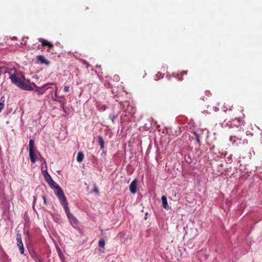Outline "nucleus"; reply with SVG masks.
<instances>
[{
  "instance_id": "6e6552de",
  "label": "nucleus",
  "mask_w": 262,
  "mask_h": 262,
  "mask_svg": "<svg viewBox=\"0 0 262 262\" xmlns=\"http://www.w3.org/2000/svg\"><path fill=\"white\" fill-rule=\"evenodd\" d=\"M129 190L132 193L135 194L137 192V180H134L129 185Z\"/></svg>"
},
{
  "instance_id": "2eb2a0df",
  "label": "nucleus",
  "mask_w": 262,
  "mask_h": 262,
  "mask_svg": "<svg viewBox=\"0 0 262 262\" xmlns=\"http://www.w3.org/2000/svg\"><path fill=\"white\" fill-rule=\"evenodd\" d=\"M84 158V155L82 152L79 151L77 154V161L78 162H81L83 161Z\"/></svg>"
},
{
  "instance_id": "39448f33",
  "label": "nucleus",
  "mask_w": 262,
  "mask_h": 262,
  "mask_svg": "<svg viewBox=\"0 0 262 262\" xmlns=\"http://www.w3.org/2000/svg\"><path fill=\"white\" fill-rule=\"evenodd\" d=\"M227 124L231 127H236L238 128L244 126L245 125V122L242 119L237 118L233 120L231 122H229Z\"/></svg>"
},
{
  "instance_id": "c85d7f7f",
  "label": "nucleus",
  "mask_w": 262,
  "mask_h": 262,
  "mask_svg": "<svg viewBox=\"0 0 262 262\" xmlns=\"http://www.w3.org/2000/svg\"><path fill=\"white\" fill-rule=\"evenodd\" d=\"M37 259H38V262H41V260L40 258H37Z\"/></svg>"
},
{
  "instance_id": "f257e3e1",
  "label": "nucleus",
  "mask_w": 262,
  "mask_h": 262,
  "mask_svg": "<svg viewBox=\"0 0 262 262\" xmlns=\"http://www.w3.org/2000/svg\"><path fill=\"white\" fill-rule=\"evenodd\" d=\"M10 79L11 82L16 85L19 88L27 91H34L38 95H41L45 93L46 90L50 88L49 85L52 84V83H47L40 87L37 86L34 83L33 84L34 86V89L31 86L27 84L15 74H11Z\"/></svg>"
},
{
  "instance_id": "1a4fd4ad",
  "label": "nucleus",
  "mask_w": 262,
  "mask_h": 262,
  "mask_svg": "<svg viewBox=\"0 0 262 262\" xmlns=\"http://www.w3.org/2000/svg\"><path fill=\"white\" fill-rule=\"evenodd\" d=\"M37 60L41 64L49 65L50 62L42 55H39L37 57Z\"/></svg>"
},
{
  "instance_id": "5701e85b",
  "label": "nucleus",
  "mask_w": 262,
  "mask_h": 262,
  "mask_svg": "<svg viewBox=\"0 0 262 262\" xmlns=\"http://www.w3.org/2000/svg\"><path fill=\"white\" fill-rule=\"evenodd\" d=\"M42 198L43 200V203L45 204V205H47V201H46V197L45 195H42Z\"/></svg>"
},
{
  "instance_id": "a211bd4d",
  "label": "nucleus",
  "mask_w": 262,
  "mask_h": 262,
  "mask_svg": "<svg viewBox=\"0 0 262 262\" xmlns=\"http://www.w3.org/2000/svg\"><path fill=\"white\" fill-rule=\"evenodd\" d=\"M4 97H2L1 99L2 102H0V112H1L2 110L4 108V100H3Z\"/></svg>"
},
{
  "instance_id": "bb28decb",
  "label": "nucleus",
  "mask_w": 262,
  "mask_h": 262,
  "mask_svg": "<svg viewBox=\"0 0 262 262\" xmlns=\"http://www.w3.org/2000/svg\"><path fill=\"white\" fill-rule=\"evenodd\" d=\"M42 162H43L44 163H45V164H46L45 160L44 159L42 158Z\"/></svg>"
},
{
  "instance_id": "f03ea898",
  "label": "nucleus",
  "mask_w": 262,
  "mask_h": 262,
  "mask_svg": "<svg viewBox=\"0 0 262 262\" xmlns=\"http://www.w3.org/2000/svg\"><path fill=\"white\" fill-rule=\"evenodd\" d=\"M48 184L51 188L57 190V192L55 193V194L59 200L61 204L67 201L62 190L59 186L53 181V180L49 182Z\"/></svg>"
},
{
  "instance_id": "423d86ee",
  "label": "nucleus",
  "mask_w": 262,
  "mask_h": 262,
  "mask_svg": "<svg viewBox=\"0 0 262 262\" xmlns=\"http://www.w3.org/2000/svg\"><path fill=\"white\" fill-rule=\"evenodd\" d=\"M16 241H17V246L19 248V251L21 254H24V247L23 244L21 241V234L18 233L16 234Z\"/></svg>"
},
{
  "instance_id": "9d476101",
  "label": "nucleus",
  "mask_w": 262,
  "mask_h": 262,
  "mask_svg": "<svg viewBox=\"0 0 262 262\" xmlns=\"http://www.w3.org/2000/svg\"><path fill=\"white\" fill-rule=\"evenodd\" d=\"M39 41L41 42L42 46H47L49 48H53V45L50 41L46 40L43 38H39Z\"/></svg>"
},
{
  "instance_id": "7ed1b4c3",
  "label": "nucleus",
  "mask_w": 262,
  "mask_h": 262,
  "mask_svg": "<svg viewBox=\"0 0 262 262\" xmlns=\"http://www.w3.org/2000/svg\"><path fill=\"white\" fill-rule=\"evenodd\" d=\"M64 208V209L65 210L66 213L70 220L71 223L72 224H74L75 225H77L78 223V220L76 219V218L71 213L70 209L68 206V202H66L64 203L61 204Z\"/></svg>"
},
{
  "instance_id": "0eeeda50",
  "label": "nucleus",
  "mask_w": 262,
  "mask_h": 262,
  "mask_svg": "<svg viewBox=\"0 0 262 262\" xmlns=\"http://www.w3.org/2000/svg\"><path fill=\"white\" fill-rule=\"evenodd\" d=\"M123 106L124 107L125 105L127 106V107L126 109H125V111L128 113H130V114H134L136 112V108L134 107V106H132V105H130L128 102L127 101H125L124 102L123 104Z\"/></svg>"
},
{
  "instance_id": "412c9836",
  "label": "nucleus",
  "mask_w": 262,
  "mask_h": 262,
  "mask_svg": "<svg viewBox=\"0 0 262 262\" xmlns=\"http://www.w3.org/2000/svg\"><path fill=\"white\" fill-rule=\"evenodd\" d=\"M63 91L64 92H69V86H68V85H64V89H63Z\"/></svg>"
},
{
  "instance_id": "b1692460",
  "label": "nucleus",
  "mask_w": 262,
  "mask_h": 262,
  "mask_svg": "<svg viewBox=\"0 0 262 262\" xmlns=\"http://www.w3.org/2000/svg\"><path fill=\"white\" fill-rule=\"evenodd\" d=\"M54 95H55V97L56 98L57 97V86L55 88Z\"/></svg>"
},
{
  "instance_id": "ddd939ff",
  "label": "nucleus",
  "mask_w": 262,
  "mask_h": 262,
  "mask_svg": "<svg viewBox=\"0 0 262 262\" xmlns=\"http://www.w3.org/2000/svg\"><path fill=\"white\" fill-rule=\"evenodd\" d=\"M54 101H56L59 102L61 104V107L64 110V104H65V99L64 98H60L59 100L56 99L55 98L53 99Z\"/></svg>"
},
{
  "instance_id": "4468645a",
  "label": "nucleus",
  "mask_w": 262,
  "mask_h": 262,
  "mask_svg": "<svg viewBox=\"0 0 262 262\" xmlns=\"http://www.w3.org/2000/svg\"><path fill=\"white\" fill-rule=\"evenodd\" d=\"M98 143L100 146L101 149H103L104 147V142L101 136L98 137Z\"/></svg>"
},
{
  "instance_id": "4be33fe9",
  "label": "nucleus",
  "mask_w": 262,
  "mask_h": 262,
  "mask_svg": "<svg viewBox=\"0 0 262 262\" xmlns=\"http://www.w3.org/2000/svg\"><path fill=\"white\" fill-rule=\"evenodd\" d=\"M116 117L115 115L110 116V118L112 120V122H114Z\"/></svg>"
},
{
  "instance_id": "f3484780",
  "label": "nucleus",
  "mask_w": 262,
  "mask_h": 262,
  "mask_svg": "<svg viewBox=\"0 0 262 262\" xmlns=\"http://www.w3.org/2000/svg\"><path fill=\"white\" fill-rule=\"evenodd\" d=\"M193 134L195 135V139H196L197 143L200 145V140L199 135L195 132H193Z\"/></svg>"
},
{
  "instance_id": "6ab92c4d",
  "label": "nucleus",
  "mask_w": 262,
  "mask_h": 262,
  "mask_svg": "<svg viewBox=\"0 0 262 262\" xmlns=\"http://www.w3.org/2000/svg\"><path fill=\"white\" fill-rule=\"evenodd\" d=\"M105 245V242L103 239H101L99 241V246L103 247Z\"/></svg>"
},
{
  "instance_id": "9b49d317",
  "label": "nucleus",
  "mask_w": 262,
  "mask_h": 262,
  "mask_svg": "<svg viewBox=\"0 0 262 262\" xmlns=\"http://www.w3.org/2000/svg\"><path fill=\"white\" fill-rule=\"evenodd\" d=\"M163 207L166 210L169 209V207L167 202V198L165 195L162 196L161 198Z\"/></svg>"
},
{
  "instance_id": "dca6fc26",
  "label": "nucleus",
  "mask_w": 262,
  "mask_h": 262,
  "mask_svg": "<svg viewBox=\"0 0 262 262\" xmlns=\"http://www.w3.org/2000/svg\"><path fill=\"white\" fill-rule=\"evenodd\" d=\"M6 73H9L7 68L4 67H0V76L2 73L5 74Z\"/></svg>"
},
{
  "instance_id": "f8f14e48",
  "label": "nucleus",
  "mask_w": 262,
  "mask_h": 262,
  "mask_svg": "<svg viewBox=\"0 0 262 262\" xmlns=\"http://www.w3.org/2000/svg\"><path fill=\"white\" fill-rule=\"evenodd\" d=\"M43 174L45 179L46 181H47V182L48 183V184L49 182H50L52 180H53V179H52L51 177L48 173V172H47V170H45V171H43Z\"/></svg>"
},
{
  "instance_id": "a878e982",
  "label": "nucleus",
  "mask_w": 262,
  "mask_h": 262,
  "mask_svg": "<svg viewBox=\"0 0 262 262\" xmlns=\"http://www.w3.org/2000/svg\"><path fill=\"white\" fill-rule=\"evenodd\" d=\"M94 191H95V192H98V189H97V188H95L94 189Z\"/></svg>"
},
{
  "instance_id": "cd10ccee",
  "label": "nucleus",
  "mask_w": 262,
  "mask_h": 262,
  "mask_svg": "<svg viewBox=\"0 0 262 262\" xmlns=\"http://www.w3.org/2000/svg\"><path fill=\"white\" fill-rule=\"evenodd\" d=\"M42 162H43L44 163H45V164H46L45 160L44 159L42 158Z\"/></svg>"
},
{
  "instance_id": "aec40b11",
  "label": "nucleus",
  "mask_w": 262,
  "mask_h": 262,
  "mask_svg": "<svg viewBox=\"0 0 262 262\" xmlns=\"http://www.w3.org/2000/svg\"><path fill=\"white\" fill-rule=\"evenodd\" d=\"M236 139H238V138L236 137H231L230 138V140L233 143V144L236 142Z\"/></svg>"
},
{
  "instance_id": "20e7f679",
  "label": "nucleus",
  "mask_w": 262,
  "mask_h": 262,
  "mask_svg": "<svg viewBox=\"0 0 262 262\" xmlns=\"http://www.w3.org/2000/svg\"><path fill=\"white\" fill-rule=\"evenodd\" d=\"M29 157L30 158V160L32 163H35L36 162V158L35 157L34 154V150H35V144L34 141L32 139H30L29 143Z\"/></svg>"
},
{
  "instance_id": "393cba45",
  "label": "nucleus",
  "mask_w": 262,
  "mask_h": 262,
  "mask_svg": "<svg viewBox=\"0 0 262 262\" xmlns=\"http://www.w3.org/2000/svg\"><path fill=\"white\" fill-rule=\"evenodd\" d=\"M36 202V196H33V206L35 204Z\"/></svg>"
}]
</instances>
